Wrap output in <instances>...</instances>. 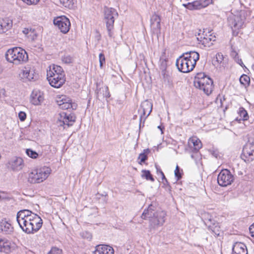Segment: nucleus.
I'll return each mask as SVG.
<instances>
[{"mask_svg":"<svg viewBox=\"0 0 254 254\" xmlns=\"http://www.w3.org/2000/svg\"><path fill=\"white\" fill-rule=\"evenodd\" d=\"M166 213L164 211H155L154 206L152 204L145 209L141 215L143 219H149V232L154 233L159 227L162 226L165 222Z\"/></svg>","mask_w":254,"mask_h":254,"instance_id":"obj_1","label":"nucleus"},{"mask_svg":"<svg viewBox=\"0 0 254 254\" xmlns=\"http://www.w3.org/2000/svg\"><path fill=\"white\" fill-rule=\"evenodd\" d=\"M199 59V55L197 52L190 51L180 57L176 61V65L180 71L189 72L193 69Z\"/></svg>","mask_w":254,"mask_h":254,"instance_id":"obj_2","label":"nucleus"},{"mask_svg":"<svg viewBox=\"0 0 254 254\" xmlns=\"http://www.w3.org/2000/svg\"><path fill=\"white\" fill-rule=\"evenodd\" d=\"M6 60L15 64H21L28 60L26 51L20 47H14L7 51L5 54Z\"/></svg>","mask_w":254,"mask_h":254,"instance_id":"obj_3","label":"nucleus"},{"mask_svg":"<svg viewBox=\"0 0 254 254\" xmlns=\"http://www.w3.org/2000/svg\"><path fill=\"white\" fill-rule=\"evenodd\" d=\"M194 86L202 90L206 95L211 93L213 88L212 80L204 73H199L195 77L193 81Z\"/></svg>","mask_w":254,"mask_h":254,"instance_id":"obj_4","label":"nucleus"},{"mask_svg":"<svg viewBox=\"0 0 254 254\" xmlns=\"http://www.w3.org/2000/svg\"><path fill=\"white\" fill-rule=\"evenodd\" d=\"M30 211L23 209L17 213L16 220L21 229L27 234H31V216Z\"/></svg>","mask_w":254,"mask_h":254,"instance_id":"obj_5","label":"nucleus"},{"mask_svg":"<svg viewBox=\"0 0 254 254\" xmlns=\"http://www.w3.org/2000/svg\"><path fill=\"white\" fill-rule=\"evenodd\" d=\"M50 173L51 169L48 167L34 170L29 174L28 182L31 184L41 183L48 178Z\"/></svg>","mask_w":254,"mask_h":254,"instance_id":"obj_6","label":"nucleus"},{"mask_svg":"<svg viewBox=\"0 0 254 254\" xmlns=\"http://www.w3.org/2000/svg\"><path fill=\"white\" fill-rule=\"evenodd\" d=\"M118 16L116 10L113 8L106 7L104 10V21L106 23L108 36L112 37L115 18Z\"/></svg>","mask_w":254,"mask_h":254,"instance_id":"obj_7","label":"nucleus"},{"mask_svg":"<svg viewBox=\"0 0 254 254\" xmlns=\"http://www.w3.org/2000/svg\"><path fill=\"white\" fill-rule=\"evenodd\" d=\"M245 12L241 11L239 15H232L228 17V24L233 31L238 30L242 27L245 22Z\"/></svg>","mask_w":254,"mask_h":254,"instance_id":"obj_8","label":"nucleus"},{"mask_svg":"<svg viewBox=\"0 0 254 254\" xmlns=\"http://www.w3.org/2000/svg\"><path fill=\"white\" fill-rule=\"evenodd\" d=\"M47 79L50 85L55 88H60L65 81L64 73L54 74L52 71H47Z\"/></svg>","mask_w":254,"mask_h":254,"instance_id":"obj_9","label":"nucleus"},{"mask_svg":"<svg viewBox=\"0 0 254 254\" xmlns=\"http://www.w3.org/2000/svg\"><path fill=\"white\" fill-rule=\"evenodd\" d=\"M234 178L230 171L227 169L222 170L217 177L218 184L221 187H227L234 181Z\"/></svg>","mask_w":254,"mask_h":254,"instance_id":"obj_10","label":"nucleus"},{"mask_svg":"<svg viewBox=\"0 0 254 254\" xmlns=\"http://www.w3.org/2000/svg\"><path fill=\"white\" fill-rule=\"evenodd\" d=\"M54 24L61 32L66 34L70 29V22L69 20L65 16L58 17L54 19Z\"/></svg>","mask_w":254,"mask_h":254,"instance_id":"obj_11","label":"nucleus"},{"mask_svg":"<svg viewBox=\"0 0 254 254\" xmlns=\"http://www.w3.org/2000/svg\"><path fill=\"white\" fill-rule=\"evenodd\" d=\"M241 158L246 162H250L254 160V143L247 142L243 147Z\"/></svg>","mask_w":254,"mask_h":254,"instance_id":"obj_12","label":"nucleus"},{"mask_svg":"<svg viewBox=\"0 0 254 254\" xmlns=\"http://www.w3.org/2000/svg\"><path fill=\"white\" fill-rule=\"evenodd\" d=\"M57 104L60 108L63 110H67L72 109L75 110L77 107V105L74 103H72L71 100L66 97L64 95H62L59 97L57 100Z\"/></svg>","mask_w":254,"mask_h":254,"instance_id":"obj_13","label":"nucleus"},{"mask_svg":"<svg viewBox=\"0 0 254 254\" xmlns=\"http://www.w3.org/2000/svg\"><path fill=\"white\" fill-rule=\"evenodd\" d=\"M161 18L159 15L154 14L152 15L150 18L151 30L154 34L157 36L161 34Z\"/></svg>","mask_w":254,"mask_h":254,"instance_id":"obj_14","label":"nucleus"},{"mask_svg":"<svg viewBox=\"0 0 254 254\" xmlns=\"http://www.w3.org/2000/svg\"><path fill=\"white\" fill-rule=\"evenodd\" d=\"M30 213L31 216V219L32 221V227L31 231L32 233H34L37 232L41 228L43 224V221L41 218L37 214L31 211Z\"/></svg>","mask_w":254,"mask_h":254,"instance_id":"obj_15","label":"nucleus"},{"mask_svg":"<svg viewBox=\"0 0 254 254\" xmlns=\"http://www.w3.org/2000/svg\"><path fill=\"white\" fill-rule=\"evenodd\" d=\"M60 116L59 121L68 127L72 126L75 121L76 117L73 114L63 112L60 114Z\"/></svg>","mask_w":254,"mask_h":254,"instance_id":"obj_16","label":"nucleus"},{"mask_svg":"<svg viewBox=\"0 0 254 254\" xmlns=\"http://www.w3.org/2000/svg\"><path fill=\"white\" fill-rule=\"evenodd\" d=\"M13 232V227L9 221L4 218L0 221V232L5 235H10Z\"/></svg>","mask_w":254,"mask_h":254,"instance_id":"obj_17","label":"nucleus"},{"mask_svg":"<svg viewBox=\"0 0 254 254\" xmlns=\"http://www.w3.org/2000/svg\"><path fill=\"white\" fill-rule=\"evenodd\" d=\"M23 160L20 157L12 158L8 163L7 167L13 171H17L23 168Z\"/></svg>","mask_w":254,"mask_h":254,"instance_id":"obj_18","label":"nucleus"},{"mask_svg":"<svg viewBox=\"0 0 254 254\" xmlns=\"http://www.w3.org/2000/svg\"><path fill=\"white\" fill-rule=\"evenodd\" d=\"M152 110V104L148 100H145L141 104V109L140 111H142V113L140 117V120L141 121L144 116V119L147 117L151 113Z\"/></svg>","mask_w":254,"mask_h":254,"instance_id":"obj_19","label":"nucleus"},{"mask_svg":"<svg viewBox=\"0 0 254 254\" xmlns=\"http://www.w3.org/2000/svg\"><path fill=\"white\" fill-rule=\"evenodd\" d=\"M95 254H114V249L107 245H99L96 247Z\"/></svg>","mask_w":254,"mask_h":254,"instance_id":"obj_20","label":"nucleus"},{"mask_svg":"<svg viewBox=\"0 0 254 254\" xmlns=\"http://www.w3.org/2000/svg\"><path fill=\"white\" fill-rule=\"evenodd\" d=\"M231 254H248V250L245 244L237 242L234 245Z\"/></svg>","mask_w":254,"mask_h":254,"instance_id":"obj_21","label":"nucleus"},{"mask_svg":"<svg viewBox=\"0 0 254 254\" xmlns=\"http://www.w3.org/2000/svg\"><path fill=\"white\" fill-rule=\"evenodd\" d=\"M209 221L211 223V224H209L208 226V229L211 231L214 236L216 237L220 236L221 230L219 223H211L212 220L211 219H209Z\"/></svg>","mask_w":254,"mask_h":254,"instance_id":"obj_22","label":"nucleus"},{"mask_svg":"<svg viewBox=\"0 0 254 254\" xmlns=\"http://www.w3.org/2000/svg\"><path fill=\"white\" fill-rule=\"evenodd\" d=\"M11 243L5 239L0 238V252L9 253L10 252Z\"/></svg>","mask_w":254,"mask_h":254,"instance_id":"obj_23","label":"nucleus"},{"mask_svg":"<svg viewBox=\"0 0 254 254\" xmlns=\"http://www.w3.org/2000/svg\"><path fill=\"white\" fill-rule=\"evenodd\" d=\"M44 98L40 92L37 91L32 92L31 95V102L35 105H39L43 101Z\"/></svg>","mask_w":254,"mask_h":254,"instance_id":"obj_24","label":"nucleus"},{"mask_svg":"<svg viewBox=\"0 0 254 254\" xmlns=\"http://www.w3.org/2000/svg\"><path fill=\"white\" fill-rule=\"evenodd\" d=\"M216 37L212 34L206 35L200 40L202 44L205 47H209L213 45V42L215 41Z\"/></svg>","mask_w":254,"mask_h":254,"instance_id":"obj_25","label":"nucleus"},{"mask_svg":"<svg viewBox=\"0 0 254 254\" xmlns=\"http://www.w3.org/2000/svg\"><path fill=\"white\" fill-rule=\"evenodd\" d=\"M97 96L98 98L101 97H105L106 98L110 97L109 88L107 86H104L100 88L97 93Z\"/></svg>","mask_w":254,"mask_h":254,"instance_id":"obj_26","label":"nucleus"},{"mask_svg":"<svg viewBox=\"0 0 254 254\" xmlns=\"http://www.w3.org/2000/svg\"><path fill=\"white\" fill-rule=\"evenodd\" d=\"M19 76L21 78L27 79L31 81L34 78L33 74L28 68L25 67L19 73Z\"/></svg>","mask_w":254,"mask_h":254,"instance_id":"obj_27","label":"nucleus"},{"mask_svg":"<svg viewBox=\"0 0 254 254\" xmlns=\"http://www.w3.org/2000/svg\"><path fill=\"white\" fill-rule=\"evenodd\" d=\"M189 143H192L193 146V150L195 152H197L202 147V144L200 140L196 137H192L189 140Z\"/></svg>","mask_w":254,"mask_h":254,"instance_id":"obj_28","label":"nucleus"},{"mask_svg":"<svg viewBox=\"0 0 254 254\" xmlns=\"http://www.w3.org/2000/svg\"><path fill=\"white\" fill-rule=\"evenodd\" d=\"M47 71H52L54 74L57 75L61 74V73H64L63 68L61 66L54 64L49 66V70H47Z\"/></svg>","mask_w":254,"mask_h":254,"instance_id":"obj_29","label":"nucleus"},{"mask_svg":"<svg viewBox=\"0 0 254 254\" xmlns=\"http://www.w3.org/2000/svg\"><path fill=\"white\" fill-rule=\"evenodd\" d=\"M238 114L240 118L238 117L236 118L237 121H246L249 119V115L247 111L243 107H241L239 109Z\"/></svg>","mask_w":254,"mask_h":254,"instance_id":"obj_30","label":"nucleus"},{"mask_svg":"<svg viewBox=\"0 0 254 254\" xmlns=\"http://www.w3.org/2000/svg\"><path fill=\"white\" fill-rule=\"evenodd\" d=\"M223 56L221 53H217L215 59L213 60V64L215 66H218L223 61Z\"/></svg>","mask_w":254,"mask_h":254,"instance_id":"obj_31","label":"nucleus"},{"mask_svg":"<svg viewBox=\"0 0 254 254\" xmlns=\"http://www.w3.org/2000/svg\"><path fill=\"white\" fill-rule=\"evenodd\" d=\"M141 177L145 178L147 180H150V181L153 182L154 181V179L151 175L150 171L143 170L141 171Z\"/></svg>","mask_w":254,"mask_h":254,"instance_id":"obj_32","label":"nucleus"},{"mask_svg":"<svg viewBox=\"0 0 254 254\" xmlns=\"http://www.w3.org/2000/svg\"><path fill=\"white\" fill-rule=\"evenodd\" d=\"M61 4L65 7L72 8L74 6V0H60Z\"/></svg>","mask_w":254,"mask_h":254,"instance_id":"obj_33","label":"nucleus"},{"mask_svg":"<svg viewBox=\"0 0 254 254\" xmlns=\"http://www.w3.org/2000/svg\"><path fill=\"white\" fill-rule=\"evenodd\" d=\"M240 82L241 84L246 87L250 84V78L248 75L243 74L240 78Z\"/></svg>","mask_w":254,"mask_h":254,"instance_id":"obj_34","label":"nucleus"},{"mask_svg":"<svg viewBox=\"0 0 254 254\" xmlns=\"http://www.w3.org/2000/svg\"><path fill=\"white\" fill-rule=\"evenodd\" d=\"M27 155L31 158L36 159L38 156V154L31 149H27L26 150Z\"/></svg>","mask_w":254,"mask_h":254,"instance_id":"obj_35","label":"nucleus"},{"mask_svg":"<svg viewBox=\"0 0 254 254\" xmlns=\"http://www.w3.org/2000/svg\"><path fill=\"white\" fill-rule=\"evenodd\" d=\"M62 60L64 63L68 64L72 63L73 61V58L70 55H64L62 57Z\"/></svg>","mask_w":254,"mask_h":254,"instance_id":"obj_36","label":"nucleus"},{"mask_svg":"<svg viewBox=\"0 0 254 254\" xmlns=\"http://www.w3.org/2000/svg\"><path fill=\"white\" fill-rule=\"evenodd\" d=\"M37 35L35 30L33 29L30 28V31L29 32L28 35L27 37L31 40H34L36 38Z\"/></svg>","mask_w":254,"mask_h":254,"instance_id":"obj_37","label":"nucleus"},{"mask_svg":"<svg viewBox=\"0 0 254 254\" xmlns=\"http://www.w3.org/2000/svg\"><path fill=\"white\" fill-rule=\"evenodd\" d=\"M2 23V24L4 25L6 27V29H9L12 27V22L9 19H2L1 21Z\"/></svg>","mask_w":254,"mask_h":254,"instance_id":"obj_38","label":"nucleus"},{"mask_svg":"<svg viewBox=\"0 0 254 254\" xmlns=\"http://www.w3.org/2000/svg\"><path fill=\"white\" fill-rule=\"evenodd\" d=\"M192 3L195 9H199L205 6V5L199 1H194Z\"/></svg>","mask_w":254,"mask_h":254,"instance_id":"obj_39","label":"nucleus"},{"mask_svg":"<svg viewBox=\"0 0 254 254\" xmlns=\"http://www.w3.org/2000/svg\"><path fill=\"white\" fill-rule=\"evenodd\" d=\"M48 254H62V250L58 248L54 247L52 248Z\"/></svg>","mask_w":254,"mask_h":254,"instance_id":"obj_40","label":"nucleus"},{"mask_svg":"<svg viewBox=\"0 0 254 254\" xmlns=\"http://www.w3.org/2000/svg\"><path fill=\"white\" fill-rule=\"evenodd\" d=\"M167 66V61L165 60H162L160 64V69L162 70V74L165 75V70Z\"/></svg>","mask_w":254,"mask_h":254,"instance_id":"obj_41","label":"nucleus"},{"mask_svg":"<svg viewBox=\"0 0 254 254\" xmlns=\"http://www.w3.org/2000/svg\"><path fill=\"white\" fill-rule=\"evenodd\" d=\"M175 176L177 178V181L179 180L182 178V174L180 172V168L177 166L175 170Z\"/></svg>","mask_w":254,"mask_h":254,"instance_id":"obj_42","label":"nucleus"},{"mask_svg":"<svg viewBox=\"0 0 254 254\" xmlns=\"http://www.w3.org/2000/svg\"><path fill=\"white\" fill-rule=\"evenodd\" d=\"M100 66L101 68L102 67L103 64L105 63V58L104 55L103 53H100L99 55Z\"/></svg>","mask_w":254,"mask_h":254,"instance_id":"obj_43","label":"nucleus"},{"mask_svg":"<svg viewBox=\"0 0 254 254\" xmlns=\"http://www.w3.org/2000/svg\"><path fill=\"white\" fill-rule=\"evenodd\" d=\"M157 173L158 175L160 174L162 176V180H165V182H167V179L166 178L164 174L162 172V171L158 167L157 165H155Z\"/></svg>","mask_w":254,"mask_h":254,"instance_id":"obj_44","label":"nucleus"},{"mask_svg":"<svg viewBox=\"0 0 254 254\" xmlns=\"http://www.w3.org/2000/svg\"><path fill=\"white\" fill-rule=\"evenodd\" d=\"M234 59L235 62H237V63H238L239 64H240L242 67L245 66L242 59L239 58L237 54H236V55L234 57Z\"/></svg>","mask_w":254,"mask_h":254,"instance_id":"obj_45","label":"nucleus"},{"mask_svg":"<svg viewBox=\"0 0 254 254\" xmlns=\"http://www.w3.org/2000/svg\"><path fill=\"white\" fill-rule=\"evenodd\" d=\"M183 6L190 10L195 9L194 8V6H193V4L192 2H189L188 3H184V4H183Z\"/></svg>","mask_w":254,"mask_h":254,"instance_id":"obj_46","label":"nucleus"},{"mask_svg":"<svg viewBox=\"0 0 254 254\" xmlns=\"http://www.w3.org/2000/svg\"><path fill=\"white\" fill-rule=\"evenodd\" d=\"M28 5L36 4L40 0H22Z\"/></svg>","mask_w":254,"mask_h":254,"instance_id":"obj_47","label":"nucleus"},{"mask_svg":"<svg viewBox=\"0 0 254 254\" xmlns=\"http://www.w3.org/2000/svg\"><path fill=\"white\" fill-rule=\"evenodd\" d=\"M138 159H140V164L144 162L147 159V156L144 153H140L138 157Z\"/></svg>","mask_w":254,"mask_h":254,"instance_id":"obj_48","label":"nucleus"},{"mask_svg":"<svg viewBox=\"0 0 254 254\" xmlns=\"http://www.w3.org/2000/svg\"><path fill=\"white\" fill-rule=\"evenodd\" d=\"M18 117L21 121H24L26 118V114L24 112H20L18 114Z\"/></svg>","mask_w":254,"mask_h":254,"instance_id":"obj_49","label":"nucleus"},{"mask_svg":"<svg viewBox=\"0 0 254 254\" xmlns=\"http://www.w3.org/2000/svg\"><path fill=\"white\" fill-rule=\"evenodd\" d=\"M249 230L251 234V236L254 238V223L251 226H250Z\"/></svg>","mask_w":254,"mask_h":254,"instance_id":"obj_50","label":"nucleus"},{"mask_svg":"<svg viewBox=\"0 0 254 254\" xmlns=\"http://www.w3.org/2000/svg\"><path fill=\"white\" fill-rule=\"evenodd\" d=\"M210 152L212 155H213L215 158H217V157L219 156L218 152L217 150H211Z\"/></svg>","mask_w":254,"mask_h":254,"instance_id":"obj_51","label":"nucleus"},{"mask_svg":"<svg viewBox=\"0 0 254 254\" xmlns=\"http://www.w3.org/2000/svg\"><path fill=\"white\" fill-rule=\"evenodd\" d=\"M0 28L3 31V33L5 32V31L7 30V29H6V27L4 25L2 24L1 21H0Z\"/></svg>","mask_w":254,"mask_h":254,"instance_id":"obj_52","label":"nucleus"},{"mask_svg":"<svg viewBox=\"0 0 254 254\" xmlns=\"http://www.w3.org/2000/svg\"><path fill=\"white\" fill-rule=\"evenodd\" d=\"M30 31V28H24L22 30L23 33L27 37L28 35L29 32Z\"/></svg>","mask_w":254,"mask_h":254,"instance_id":"obj_53","label":"nucleus"},{"mask_svg":"<svg viewBox=\"0 0 254 254\" xmlns=\"http://www.w3.org/2000/svg\"><path fill=\"white\" fill-rule=\"evenodd\" d=\"M162 181H163V183L164 185L166 186H169V182L167 180V182H165V180H162Z\"/></svg>","mask_w":254,"mask_h":254,"instance_id":"obj_54","label":"nucleus"},{"mask_svg":"<svg viewBox=\"0 0 254 254\" xmlns=\"http://www.w3.org/2000/svg\"><path fill=\"white\" fill-rule=\"evenodd\" d=\"M4 192H2V193H1L0 194V199H5L6 198V197H5L4 196H3V194H4Z\"/></svg>","mask_w":254,"mask_h":254,"instance_id":"obj_55","label":"nucleus"},{"mask_svg":"<svg viewBox=\"0 0 254 254\" xmlns=\"http://www.w3.org/2000/svg\"><path fill=\"white\" fill-rule=\"evenodd\" d=\"M2 71H3V69H2L1 65L0 64V74L2 73Z\"/></svg>","mask_w":254,"mask_h":254,"instance_id":"obj_56","label":"nucleus"},{"mask_svg":"<svg viewBox=\"0 0 254 254\" xmlns=\"http://www.w3.org/2000/svg\"><path fill=\"white\" fill-rule=\"evenodd\" d=\"M191 157L192 158H193V156L192 155L191 156Z\"/></svg>","mask_w":254,"mask_h":254,"instance_id":"obj_57","label":"nucleus"},{"mask_svg":"<svg viewBox=\"0 0 254 254\" xmlns=\"http://www.w3.org/2000/svg\"><path fill=\"white\" fill-rule=\"evenodd\" d=\"M158 128L161 129V127L160 126H158Z\"/></svg>","mask_w":254,"mask_h":254,"instance_id":"obj_58","label":"nucleus"}]
</instances>
